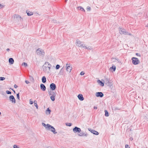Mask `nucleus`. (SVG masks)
I'll return each mask as SVG.
<instances>
[{
	"label": "nucleus",
	"instance_id": "4be33fe9",
	"mask_svg": "<svg viewBox=\"0 0 148 148\" xmlns=\"http://www.w3.org/2000/svg\"><path fill=\"white\" fill-rule=\"evenodd\" d=\"M42 82L44 83L46 82V79L45 76H44L42 77Z\"/></svg>",
	"mask_w": 148,
	"mask_h": 148
},
{
	"label": "nucleus",
	"instance_id": "4c0bfd02",
	"mask_svg": "<svg viewBox=\"0 0 148 148\" xmlns=\"http://www.w3.org/2000/svg\"><path fill=\"white\" fill-rule=\"evenodd\" d=\"M6 93L8 94H11V92L9 90L6 91Z\"/></svg>",
	"mask_w": 148,
	"mask_h": 148
},
{
	"label": "nucleus",
	"instance_id": "cd10ccee",
	"mask_svg": "<svg viewBox=\"0 0 148 148\" xmlns=\"http://www.w3.org/2000/svg\"><path fill=\"white\" fill-rule=\"evenodd\" d=\"M56 96H51L50 99L52 101H54L55 100V97Z\"/></svg>",
	"mask_w": 148,
	"mask_h": 148
},
{
	"label": "nucleus",
	"instance_id": "423d86ee",
	"mask_svg": "<svg viewBox=\"0 0 148 148\" xmlns=\"http://www.w3.org/2000/svg\"><path fill=\"white\" fill-rule=\"evenodd\" d=\"M132 63L134 65H137L139 63L140 61L137 58L133 57L132 58Z\"/></svg>",
	"mask_w": 148,
	"mask_h": 148
},
{
	"label": "nucleus",
	"instance_id": "aec40b11",
	"mask_svg": "<svg viewBox=\"0 0 148 148\" xmlns=\"http://www.w3.org/2000/svg\"><path fill=\"white\" fill-rule=\"evenodd\" d=\"M64 72V69H63V67L61 69L60 72L59 73V75H62L63 74V73Z\"/></svg>",
	"mask_w": 148,
	"mask_h": 148
},
{
	"label": "nucleus",
	"instance_id": "58836bf2",
	"mask_svg": "<svg viewBox=\"0 0 148 148\" xmlns=\"http://www.w3.org/2000/svg\"><path fill=\"white\" fill-rule=\"evenodd\" d=\"M90 8L89 6H88L87 8V11H90Z\"/></svg>",
	"mask_w": 148,
	"mask_h": 148
},
{
	"label": "nucleus",
	"instance_id": "412c9836",
	"mask_svg": "<svg viewBox=\"0 0 148 148\" xmlns=\"http://www.w3.org/2000/svg\"><path fill=\"white\" fill-rule=\"evenodd\" d=\"M97 82L101 86H104V83L100 80L98 79L97 80Z\"/></svg>",
	"mask_w": 148,
	"mask_h": 148
},
{
	"label": "nucleus",
	"instance_id": "3c124183",
	"mask_svg": "<svg viewBox=\"0 0 148 148\" xmlns=\"http://www.w3.org/2000/svg\"><path fill=\"white\" fill-rule=\"evenodd\" d=\"M115 61H116L117 62H119V60L118 59H115Z\"/></svg>",
	"mask_w": 148,
	"mask_h": 148
},
{
	"label": "nucleus",
	"instance_id": "8fccbe9b",
	"mask_svg": "<svg viewBox=\"0 0 148 148\" xmlns=\"http://www.w3.org/2000/svg\"><path fill=\"white\" fill-rule=\"evenodd\" d=\"M53 23H55L56 22V20H53L52 21Z\"/></svg>",
	"mask_w": 148,
	"mask_h": 148
},
{
	"label": "nucleus",
	"instance_id": "0eeeda50",
	"mask_svg": "<svg viewBox=\"0 0 148 148\" xmlns=\"http://www.w3.org/2000/svg\"><path fill=\"white\" fill-rule=\"evenodd\" d=\"M47 126L48 127V130H50L51 132H53L54 134H56L57 133V132L56 131L55 129L53 127L50 125H48Z\"/></svg>",
	"mask_w": 148,
	"mask_h": 148
},
{
	"label": "nucleus",
	"instance_id": "39448f33",
	"mask_svg": "<svg viewBox=\"0 0 148 148\" xmlns=\"http://www.w3.org/2000/svg\"><path fill=\"white\" fill-rule=\"evenodd\" d=\"M14 19L16 21H22L23 20V18L18 15L14 14L13 15Z\"/></svg>",
	"mask_w": 148,
	"mask_h": 148
},
{
	"label": "nucleus",
	"instance_id": "f3484780",
	"mask_svg": "<svg viewBox=\"0 0 148 148\" xmlns=\"http://www.w3.org/2000/svg\"><path fill=\"white\" fill-rule=\"evenodd\" d=\"M49 94L51 96H56V95L54 92L53 91H50L49 92Z\"/></svg>",
	"mask_w": 148,
	"mask_h": 148
},
{
	"label": "nucleus",
	"instance_id": "de8ad7c7",
	"mask_svg": "<svg viewBox=\"0 0 148 148\" xmlns=\"http://www.w3.org/2000/svg\"><path fill=\"white\" fill-rule=\"evenodd\" d=\"M25 82L27 84H29V82L27 80H26L25 81Z\"/></svg>",
	"mask_w": 148,
	"mask_h": 148
},
{
	"label": "nucleus",
	"instance_id": "c85d7f7f",
	"mask_svg": "<svg viewBox=\"0 0 148 148\" xmlns=\"http://www.w3.org/2000/svg\"><path fill=\"white\" fill-rule=\"evenodd\" d=\"M29 78L31 81H33L34 80V78L32 76H29Z\"/></svg>",
	"mask_w": 148,
	"mask_h": 148
},
{
	"label": "nucleus",
	"instance_id": "79ce46f5",
	"mask_svg": "<svg viewBox=\"0 0 148 148\" xmlns=\"http://www.w3.org/2000/svg\"><path fill=\"white\" fill-rule=\"evenodd\" d=\"M14 148H19V147H18L16 145H14L13 146Z\"/></svg>",
	"mask_w": 148,
	"mask_h": 148
},
{
	"label": "nucleus",
	"instance_id": "7c9ffc66",
	"mask_svg": "<svg viewBox=\"0 0 148 148\" xmlns=\"http://www.w3.org/2000/svg\"><path fill=\"white\" fill-rule=\"evenodd\" d=\"M106 84L108 86H111L112 85V84L110 82L109 83H108V84L107 83H106Z\"/></svg>",
	"mask_w": 148,
	"mask_h": 148
},
{
	"label": "nucleus",
	"instance_id": "5701e85b",
	"mask_svg": "<svg viewBox=\"0 0 148 148\" xmlns=\"http://www.w3.org/2000/svg\"><path fill=\"white\" fill-rule=\"evenodd\" d=\"M49 125V124H47V125H46V124H45V123H42V125L43 126H44V127H45V128H46V129H47V130H48V127L47 126V125Z\"/></svg>",
	"mask_w": 148,
	"mask_h": 148
},
{
	"label": "nucleus",
	"instance_id": "2eb2a0df",
	"mask_svg": "<svg viewBox=\"0 0 148 148\" xmlns=\"http://www.w3.org/2000/svg\"><path fill=\"white\" fill-rule=\"evenodd\" d=\"M77 97L78 98V99L80 101H83L84 99L83 95L82 94H79L78 95Z\"/></svg>",
	"mask_w": 148,
	"mask_h": 148
},
{
	"label": "nucleus",
	"instance_id": "a878e982",
	"mask_svg": "<svg viewBox=\"0 0 148 148\" xmlns=\"http://www.w3.org/2000/svg\"><path fill=\"white\" fill-rule=\"evenodd\" d=\"M51 110L48 108L47 109L46 111V113L47 114L48 113L49 114L51 112Z\"/></svg>",
	"mask_w": 148,
	"mask_h": 148
},
{
	"label": "nucleus",
	"instance_id": "bf43d9fd",
	"mask_svg": "<svg viewBox=\"0 0 148 148\" xmlns=\"http://www.w3.org/2000/svg\"><path fill=\"white\" fill-rule=\"evenodd\" d=\"M1 114V112H0V115Z\"/></svg>",
	"mask_w": 148,
	"mask_h": 148
},
{
	"label": "nucleus",
	"instance_id": "20e7f679",
	"mask_svg": "<svg viewBox=\"0 0 148 148\" xmlns=\"http://www.w3.org/2000/svg\"><path fill=\"white\" fill-rule=\"evenodd\" d=\"M119 33L120 34H125L127 35H131V34L129 33L126 32L125 29H122L121 28L119 27Z\"/></svg>",
	"mask_w": 148,
	"mask_h": 148
},
{
	"label": "nucleus",
	"instance_id": "6ab92c4d",
	"mask_svg": "<svg viewBox=\"0 0 148 148\" xmlns=\"http://www.w3.org/2000/svg\"><path fill=\"white\" fill-rule=\"evenodd\" d=\"M26 12L27 14V15L28 16H31L33 14V13L32 12L26 11Z\"/></svg>",
	"mask_w": 148,
	"mask_h": 148
},
{
	"label": "nucleus",
	"instance_id": "f704fd0d",
	"mask_svg": "<svg viewBox=\"0 0 148 148\" xmlns=\"http://www.w3.org/2000/svg\"><path fill=\"white\" fill-rule=\"evenodd\" d=\"M85 49H88V50H91L92 49V48L91 47H87L86 48H84Z\"/></svg>",
	"mask_w": 148,
	"mask_h": 148
},
{
	"label": "nucleus",
	"instance_id": "864d4df0",
	"mask_svg": "<svg viewBox=\"0 0 148 148\" xmlns=\"http://www.w3.org/2000/svg\"><path fill=\"white\" fill-rule=\"evenodd\" d=\"M6 50L7 51H9L10 50V49H9L8 48V49H7Z\"/></svg>",
	"mask_w": 148,
	"mask_h": 148
},
{
	"label": "nucleus",
	"instance_id": "1a4fd4ad",
	"mask_svg": "<svg viewBox=\"0 0 148 148\" xmlns=\"http://www.w3.org/2000/svg\"><path fill=\"white\" fill-rule=\"evenodd\" d=\"M10 101H11L12 103H16V100L13 95H10L9 97Z\"/></svg>",
	"mask_w": 148,
	"mask_h": 148
},
{
	"label": "nucleus",
	"instance_id": "37998d69",
	"mask_svg": "<svg viewBox=\"0 0 148 148\" xmlns=\"http://www.w3.org/2000/svg\"><path fill=\"white\" fill-rule=\"evenodd\" d=\"M84 73L83 71H82L80 73V75H84Z\"/></svg>",
	"mask_w": 148,
	"mask_h": 148
},
{
	"label": "nucleus",
	"instance_id": "603ef678",
	"mask_svg": "<svg viewBox=\"0 0 148 148\" xmlns=\"http://www.w3.org/2000/svg\"><path fill=\"white\" fill-rule=\"evenodd\" d=\"M94 109H97V107H96V106L94 107Z\"/></svg>",
	"mask_w": 148,
	"mask_h": 148
},
{
	"label": "nucleus",
	"instance_id": "7ed1b4c3",
	"mask_svg": "<svg viewBox=\"0 0 148 148\" xmlns=\"http://www.w3.org/2000/svg\"><path fill=\"white\" fill-rule=\"evenodd\" d=\"M37 54L40 56L43 57L45 55V52L43 50L40 49H38L36 51Z\"/></svg>",
	"mask_w": 148,
	"mask_h": 148
},
{
	"label": "nucleus",
	"instance_id": "f8f14e48",
	"mask_svg": "<svg viewBox=\"0 0 148 148\" xmlns=\"http://www.w3.org/2000/svg\"><path fill=\"white\" fill-rule=\"evenodd\" d=\"M96 95L97 97H102L103 96V93L101 92H98L96 93Z\"/></svg>",
	"mask_w": 148,
	"mask_h": 148
},
{
	"label": "nucleus",
	"instance_id": "72a5a7b5",
	"mask_svg": "<svg viewBox=\"0 0 148 148\" xmlns=\"http://www.w3.org/2000/svg\"><path fill=\"white\" fill-rule=\"evenodd\" d=\"M22 65L24 66L25 67H26L27 66V63L25 62L23 63L22 64Z\"/></svg>",
	"mask_w": 148,
	"mask_h": 148
},
{
	"label": "nucleus",
	"instance_id": "ea45409f",
	"mask_svg": "<svg viewBox=\"0 0 148 148\" xmlns=\"http://www.w3.org/2000/svg\"><path fill=\"white\" fill-rule=\"evenodd\" d=\"M29 103L31 105L33 103V101H31V99H30L29 100Z\"/></svg>",
	"mask_w": 148,
	"mask_h": 148
},
{
	"label": "nucleus",
	"instance_id": "6e6d98bb",
	"mask_svg": "<svg viewBox=\"0 0 148 148\" xmlns=\"http://www.w3.org/2000/svg\"><path fill=\"white\" fill-rule=\"evenodd\" d=\"M47 148H51V147H48Z\"/></svg>",
	"mask_w": 148,
	"mask_h": 148
},
{
	"label": "nucleus",
	"instance_id": "c03bdc74",
	"mask_svg": "<svg viewBox=\"0 0 148 148\" xmlns=\"http://www.w3.org/2000/svg\"><path fill=\"white\" fill-rule=\"evenodd\" d=\"M125 148H130L128 145H125Z\"/></svg>",
	"mask_w": 148,
	"mask_h": 148
},
{
	"label": "nucleus",
	"instance_id": "2f4dec72",
	"mask_svg": "<svg viewBox=\"0 0 148 148\" xmlns=\"http://www.w3.org/2000/svg\"><path fill=\"white\" fill-rule=\"evenodd\" d=\"M60 67V66L59 64H57L56 67V68L57 70Z\"/></svg>",
	"mask_w": 148,
	"mask_h": 148
},
{
	"label": "nucleus",
	"instance_id": "13d9d810",
	"mask_svg": "<svg viewBox=\"0 0 148 148\" xmlns=\"http://www.w3.org/2000/svg\"><path fill=\"white\" fill-rule=\"evenodd\" d=\"M67 1V0H65V1H66H66Z\"/></svg>",
	"mask_w": 148,
	"mask_h": 148
},
{
	"label": "nucleus",
	"instance_id": "c9c22d12",
	"mask_svg": "<svg viewBox=\"0 0 148 148\" xmlns=\"http://www.w3.org/2000/svg\"><path fill=\"white\" fill-rule=\"evenodd\" d=\"M66 125L67 126H71L72 125V124L71 123H66Z\"/></svg>",
	"mask_w": 148,
	"mask_h": 148
},
{
	"label": "nucleus",
	"instance_id": "f257e3e1",
	"mask_svg": "<svg viewBox=\"0 0 148 148\" xmlns=\"http://www.w3.org/2000/svg\"><path fill=\"white\" fill-rule=\"evenodd\" d=\"M51 65L48 62H46L42 66L43 71L49 73L50 72V69Z\"/></svg>",
	"mask_w": 148,
	"mask_h": 148
},
{
	"label": "nucleus",
	"instance_id": "49530a36",
	"mask_svg": "<svg viewBox=\"0 0 148 148\" xmlns=\"http://www.w3.org/2000/svg\"><path fill=\"white\" fill-rule=\"evenodd\" d=\"M14 87L15 88H16L18 87V86L16 85L15 84L14 85Z\"/></svg>",
	"mask_w": 148,
	"mask_h": 148
},
{
	"label": "nucleus",
	"instance_id": "dca6fc26",
	"mask_svg": "<svg viewBox=\"0 0 148 148\" xmlns=\"http://www.w3.org/2000/svg\"><path fill=\"white\" fill-rule=\"evenodd\" d=\"M88 134L87 133H84L83 132H81L80 134H78V136H87Z\"/></svg>",
	"mask_w": 148,
	"mask_h": 148
},
{
	"label": "nucleus",
	"instance_id": "e433bc0d",
	"mask_svg": "<svg viewBox=\"0 0 148 148\" xmlns=\"http://www.w3.org/2000/svg\"><path fill=\"white\" fill-rule=\"evenodd\" d=\"M16 96H17V99L19 100L20 99L19 93H17L16 94Z\"/></svg>",
	"mask_w": 148,
	"mask_h": 148
},
{
	"label": "nucleus",
	"instance_id": "09e8293b",
	"mask_svg": "<svg viewBox=\"0 0 148 148\" xmlns=\"http://www.w3.org/2000/svg\"><path fill=\"white\" fill-rule=\"evenodd\" d=\"M3 7V6L2 5H1V4H0V8H2Z\"/></svg>",
	"mask_w": 148,
	"mask_h": 148
},
{
	"label": "nucleus",
	"instance_id": "4d7b16f0",
	"mask_svg": "<svg viewBox=\"0 0 148 148\" xmlns=\"http://www.w3.org/2000/svg\"><path fill=\"white\" fill-rule=\"evenodd\" d=\"M146 27H148V25H146Z\"/></svg>",
	"mask_w": 148,
	"mask_h": 148
},
{
	"label": "nucleus",
	"instance_id": "052dcab7",
	"mask_svg": "<svg viewBox=\"0 0 148 148\" xmlns=\"http://www.w3.org/2000/svg\"><path fill=\"white\" fill-rule=\"evenodd\" d=\"M131 140H133V139L132 138L131 139Z\"/></svg>",
	"mask_w": 148,
	"mask_h": 148
},
{
	"label": "nucleus",
	"instance_id": "c756f323",
	"mask_svg": "<svg viewBox=\"0 0 148 148\" xmlns=\"http://www.w3.org/2000/svg\"><path fill=\"white\" fill-rule=\"evenodd\" d=\"M110 69H113V71H115L116 70V67L115 66H112V67L110 68Z\"/></svg>",
	"mask_w": 148,
	"mask_h": 148
},
{
	"label": "nucleus",
	"instance_id": "a19ab883",
	"mask_svg": "<svg viewBox=\"0 0 148 148\" xmlns=\"http://www.w3.org/2000/svg\"><path fill=\"white\" fill-rule=\"evenodd\" d=\"M106 82V83H107V84L108 83H109V80L108 79H105Z\"/></svg>",
	"mask_w": 148,
	"mask_h": 148
},
{
	"label": "nucleus",
	"instance_id": "4468645a",
	"mask_svg": "<svg viewBox=\"0 0 148 148\" xmlns=\"http://www.w3.org/2000/svg\"><path fill=\"white\" fill-rule=\"evenodd\" d=\"M41 89L43 91H45L46 89V87L43 84H41L40 85Z\"/></svg>",
	"mask_w": 148,
	"mask_h": 148
},
{
	"label": "nucleus",
	"instance_id": "9b49d317",
	"mask_svg": "<svg viewBox=\"0 0 148 148\" xmlns=\"http://www.w3.org/2000/svg\"><path fill=\"white\" fill-rule=\"evenodd\" d=\"M69 64H67L66 65V69L68 72L70 73L71 72V69L72 67H71L69 65Z\"/></svg>",
	"mask_w": 148,
	"mask_h": 148
},
{
	"label": "nucleus",
	"instance_id": "680f3d73",
	"mask_svg": "<svg viewBox=\"0 0 148 148\" xmlns=\"http://www.w3.org/2000/svg\"><path fill=\"white\" fill-rule=\"evenodd\" d=\"M131 140H133V139L132 138L131 139Z\"/></svg>",
	"mask_w": 148,
	"mask_h": 148
},
{
	"label": "nucleus",
	"instance_id": "ddd939ff",
	"mask_svg": "<svg viewBox=\"0 0 148 148\" xmlns=\"http://www.w3.org/2000/svg\"><path fill=\"white\" fill-rule=\"evenodd\" d=\"M88 130L90 131L92 133L95 135H98L99 134V133L97 131L94 130H93L91 129H88Z\"/></svg>",
	"mask_w": 148,
	"mask_h": 148
},
{
	"label": "nucleus",
	"instance_id": "f03ea898",
	"mask_svg": "<svg viewBox=\"0 0 148 148\" xmlns=\"http://www.w3.org/2000/svg\"><path fill=\"white\" fill-rule=\"evenodd\" d=\"M76 45L78 47H82L83 48H86L85 44L82 42L80 41L79 40H77L75 42Z\"/></svg>",
	"mask_w": 148,
	"mask_h": 148
},
{
	"label": "nucleus",
	"instance_id": "a18cd8bd",
	"mask_svg": "<svg viewBox=\"0 0 148 148\" xmlns=\"http://www.w3.org/2000/svg\"><path fill=\"white\" fill-rule=\"evenodd\" d=\"M136 56H139V57H140V55L139 54V53H136Z\"/></svg>",
	"mask_w": 148,
	"mask_h": 148
},
{
	"label": "nucleus",
	"instance_id": "5fc2aeb1",
	"mask_svg": "<svg viewBox=\"0 0 148 148\" xmlns=\"http://www.w3.org/2000/svg\"><path fill=\"white\" fill-rule=\"evenodd\" d=\"M13 90V92H14V93H15L16 92H15V90Z\"/></svg>",
	"mask_w": 148,
	"mask_h": 148
},
{
	"label": "nucleus",
	"instance_id": "bb28decb",
	"mask_svg": "<svg viewBox=\"0 0 148 148\" xmlns=\"http://www.w3.org/2000/svg\"><path fill=\"white\" fill-rule=\"evenodd\" d=\"M37 103V101H34V105L36 107L37 109H38V106Z\"/></svg>",
	"mask_w": 148,
	"mask_h": 148
},
{
	"label": "nucleus",
	"instance_id": "a211bd4d",
	"mask_svg": "<svg viewBox=\"0 0 148 148\" xmlns=\"http://www.w3.org/2000/svg\"><path fill=\"white\" fill-rule=\"evenodd\" d=\"M9 63L11 64H13L14 62V60L12 58H10L9 59Z\"/></svg>",
	"mask_w": 148,
	"mask_h": 148
},
{
	"label": "nucleus",
	"instance_id": "b1692460",
	"mask_svg": "<svg viewBox=\"0 0 148 148\" xmlns=\"http://www.w3.org/2000/svg\"><path fill=\"white\" fill-rule=\"evenodd\" d=\"M78 9L79 10H80L82 11H83L84 12H85V10L81 6H79L78 7Z\"/></svg>",
	"mask_w": 148,
	"mask_h": 148
},
{
	"label": "nucleus",
	"instance_id": "9d476101",
	"mask_svg": "<svg viewBox=\"0 0 148 148\" xmlns=\"http://www.w3.org/2000/svg\"><path fill=\"white\" fill-rule=\"evenodd\" d=\"M50 88L53 90H55L56 88V85L54 83L51 84L50 85Z\"/></svg>",
	"mask_w": 148,
	"mask_h": 148
},
{
	"label": "nucleus",
	"instance_id": "473e14b6",
	"mask_svg": "<svg viewBox=\"0 0 148 148\" xmlns=\"http://www.w3.org/2000/svg\"><path fill=\"white\" fill-rule=\"evenodd\" d=\"M5 78L3 77H0V81H3L5 80Z\"/></svg>",
	"mask_w": 148,
	"mask_h": 148
},
{
	"label": "nucleus",
	"instance_id": "393cba45",
	"mask_svg": "<svg viewBox=\"0 0 148 148\" xmlns=\"http://www.w3.org/2000/svg\"><path fill=\"white\" fill-rule=\"evenodd\" d=\"M105 115L106 116H109V113L108 111L106 110H105Z\"/></svg>",
	"mask_w": 148,
	"mask_h": 148
},
{
	"label": "nucleus",
	"instance_id": "6e6552de",
	"mask_svg": "<svg viewBox=\"0 0 148 148\" xmlns=\"http://www.w3.org/2000/svg\"><path fill=\"white\" fill-rule=\"evenodd\" d=\"M73 131L74 133H80L81 131V130L80 128L77 127H75L73 129Z\"/></svg>",
	"mask_w": 148,
	"mask_h": 148
}]
</instances>
